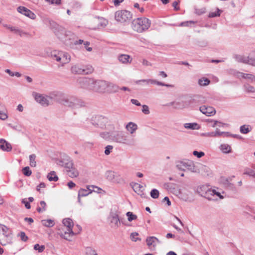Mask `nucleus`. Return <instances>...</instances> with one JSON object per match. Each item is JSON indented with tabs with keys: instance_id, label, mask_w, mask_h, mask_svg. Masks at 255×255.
<instances>
[{
	"instance_id": "57",
	"label": "nucleus",
	"mask_w": 255,
	"mask_h": 255,
	"mask_svg": "<svg viewBox=\"0 0 255 255\" xmlns=\"http://www.w3.org/2000/svg\"><path fill=\"white\" fill-rule=\"evenodd\" d=\"M211 122H213V124L212 125V127L215 128L216 126H218V124H222V126H228V125L227 124L223 123L221 122H219L218 121L211 120Z\"/></svg>"
},
{
	"instance_id": "40",
	"label": "nucleus",
	"mask_w": 255,
	"mask_h": 255,
	"mask_svg": "<svg viewBox=\"0 0 255 255\" xmlns=\"http://www.w3.org/2000/svg\"><path fill=\"white\" fill-rule=\"evenodd\" d=\"M65 164L64 167H65L66 171H67V169H69L73 166V163L70 157L68 158V160Z\"/></svg>"
},
{
	"instance_id": "13",
	"label": "nucleus",
	"mask_w": 255,
	"mask_h": 255,
	"mask_svg": "<svg viewBox=\"0 0 255 255\" xmlns=\"http://www.w3.org/2000/svg\"><path fill=\"white\" fill-rule=\"evenodd\" d=\"M34 98L37 102L43 106H47L49 104V100L51 99L50 97L45 96L43 95L35 93Z\"/></svg>"
},
{
	"instance_id": "10",
	"label": "nucleus",
	"mask_w": 255,
	"mask_h": 255,
	"mask_svg": "<svg viewBox=\"0 0 255 255\" xmlns=\"http://www.w3.org/2000/svg\"><path fill=\"white\" fill-rule=\"evenodd\" d=\"M108 121L107 118L100 115L93 116L91 119V124L95 127L100 128H105Z\"/></svg>"
},
{
	"instance_id": "6",
	"label": "nucleus",
	"mask_w": 255,
	"mask_h": 255,
	"mask_svg": "<svg viewBox=\"0 0 255 255\" xmlns=\"http://www.w3.org/2000/svg\"><path fill=\"white\" fill-rule=\"evenodd\" d=\"M62 223L64 226L67 227V231L64 233L60 231L58 234L62 238L68 240V238L74 235V232L72 231L73 223L72 220L70 218H66L63 220Z\"/></svg>"
},
{
	"instance_id": "2",
	"label": "nucleus",
	"mask_w": 255,
	"mask_h": 255,
	"mask_svg": "<svg viewBox=\"0 0 255 255\" xmlns=\"http://www.w3.org/2000/svg\"><path fill=\"white\" fill-rule=\"evenodd\" d=\"M112 140L126 144L128 145H134L135 144V139L121 131H112Z\"/></svg>"
},
{
	"instance_id": "20",
	"label": "nucleus",
	"mask_w": 255,
	"mask_h": 255,
	"mask_svg": "<svg viewBox=\"0 0 255 255\" xmlns=\"http://www.w3.org/2000/svg\"><path fill=\"white\" fill-rule=\"evenodd\" d=\"M61 58L60 62L61 63L62 65L67 63L70 61V56L65 52H61Z\"/></svg>"
},
{
	"instance_id": "25",
	"label": "nucleus",
	"mask_w": 255,
	"mask_h": 255,
	"mask_svg": "<svg viewBox=\"0 0 255 255\" xmlns=\"http://www.w3.org/2000/svg\"><path fill=\"white\" fill-rule=\"evenodd\" d=\"M119 89L120 87L119 86L114 84V83L108 82V88L107 89V91L113 92H117Z\"/></svg>"
},
{
	"instance_id": "32",
	"label": "nucleus",
	"mask_w": 255,
	"mask_h": 255,
	"mask_svg": "<svg viewBox=\"0 0 255 255\" xmlns=\"http://www.w3.org/2000/svg\"><path fill=\"white\" fill-rule=\"evenodd\" d=\"M100 135L105 140H112V131L102 132L100 133Z\"/></svg>"
},
{
	"instance_id": "52",
	"label": "nucleus",
	"mask_w": 255,
	"mask_h": 255,
	"mask_svg": "<svg viewBox=\"0 0 255 255\" xmlns=\"http://www.w3.org/2000/svg\"><path fill=\"white\" fill-rule=\"evenodd\" d=\"M246 64H248L253 66H255V58L247 57Z\"/></svg>"
},
{
	"instance_id": "62",
	"label": "nucleus",
	"mask_w": 255,
	"mask_h": 255,
	"mask_svg": "<svg viewBox=\"0 0 255 255\" xmlns=\"http://www.w3.org/2000/svg\"><path fill=\"white\" fill-rule=\"evenodd\" d=\"M19 236L21 240L23 242H26L28 239V238L26 236L25 233L23 232H21L20 233Z\"/></svg>"
},
{
	"instance_id": "39",
	"label": "nucleus",
	"mask_w": 255,
	"mask_h": 255,
	"mask_svg": "<svg viewBox=\"0 0 255 255\" xmlns=\"http://www.w3.org/2000/svg\"><path fill=\"white\" fill-rule=\"evenodd\" d=\"M8 230V228L4 225H0V233H1L2 235L5 237H7V235H6V233Z\"/></svg>"
},
{
	"instance_id": "18",
	"label": "nucleus",
	"mask_w": 255,
	"mask_h": 255,
	"mask_svg": "<svg viewBox=\"0 0 255 255\" xmlns=\"http://www.w3.org/2000/svg\"><path fill=\"white\" fill-rule=\"evenodd\" d=\"M0 149L3 151L9 152L11 150V144L3 139H0Z\"/></svg>"
},
{
	"instance_id": "16",
	"label": "nucleus",
	"mask_w": 255,
	"mask_h": 255,
	"mask_svg": "<svg viewBox=\"0 0 255 255\" xmlns=\"http://www.w3.org/2000/svg\"><path fill=\"white\" fill-rule=\"evenodd\" d=\"M17 11L32 19H34L36 17V15L25 7L20 6L17 7Z\"/></svg>"
},
{
	"instance_id": "51",
	"label": "nucleus",
	"mask_w": 255,
	"mask_h": 255,
	"mask_svg": "<svg viewBox=\"0 0 255 255\" xmlns=\"http://www.w3.org/2000/svg\"><path fill=\"white\" fill-rule=\"evenodd\" d=\"M98 18L100 20L98 24L99 26L101 27H105L108 24V22L106 19L102 17L100 18L99 17H98Z\"/></svg>"
},
{
	"instance_id": "38",
	"label": "nucleus",
	"mask_w": 255,
	"mask_h": 255,
	"mask_svg": "<svg viewBox=\"0 0 255 255\" xmlns=\"http://www.w3.org/2000/svg\"><path fill=\"white\" fill-rule=\"evenodd\" d=\"M126 215L128 217V221L129 222L134 220L137 218V216L131 212H128L126 213Z\"/></svg>"
},
{
	"instance_id": "44",
	"label": "nucleus",
	"mask_w": 255,
	"mask_h": 255,
	"mask_svg": "<svg viewBox=\"0 0 255 255\" xmlns=\"http://www.w3.org/2000/svg\"><path fill=\"white\" fill-rule=\"evenodd\" d=\"M150 196L153 199H157L159 197V191L156 189H153L150 192Z\"/></svg>"
},
{
	"instance_id": "59",
	"label": "nucleus",
	"mask_w": 255,
	"mask_h": 255,
	"mask_svg": "<svg viewBox=\"0 0 255 255\" xmlns=\"http://www.w3.org/2000/svg\"><path fill=\"white\" fill-rule=\"evenodd\" d=\"M156 84V85H157L158 86H165V87H171V88L174 87V85H173L165 84L164 83H162V82H159V81H156V84Z\"/></svg>"
},
{
	"instance_id": "45",
	"label": "nucleus",
	"mask_w": 255,
	"mask_h": 255,
	"mask_svg": "<svg viewBox=\"0 0 255 255\" xmlns=\"http://www.w3.org/2000/svg\"><path fill=\"white\" fill-rule=\"evenodd\" d=\"M45 247L44 245L40 246L39 244H36L34 246V249L36 251H38L39 253L43 252Z\"/></svg>"
},
{
	"instance_id": "56",
	"label": "nucleus",
	"mask_w": 255,
	"mask_h": 255,
	"mask_svg": "<svg viewBox=\"0 0 255 255\" xmlns=\"http://www.w3.org/2000/svg\"><path fill=\"white\" fill-rule=\"evenodd\" d=\"M113 148V146L112 145H107L105 147V150L104 151L105 154L107 155H109L111 153Z\"/></svg>"
},
{
	"instance_id": "7",
	"label": "nucleus",
	"mask_w": 255,
	"mask_h": 255,
	"mask_svg": "<svg viewBox=\"0 0 255 255\" xmlns=\"http://www.w3.org/2000/svg\"><path fill=\"white\" fill-rule=\"evenodd\" d=\"M197 191L201 196L209 200L212 199V196H214L215 195H219L220 194V193L216 192L215 190L211 189L205 185H202L198 187L197 189Z\"/></svg>"
},
{
	"instance_id": "43",
	"label": "nucleus",
	"mask_w": 255,
	"mask_h": 255,
	"mask_svg": "<svg viewBox=\"0 0 255 255\" xmlns=\"http://www.w3.org/2000/svg\"><path fill=\"white\" fill-rule=\"evenodd\" d=\"M92 189H98V190H102V189L100 187H98V186H95V185H87V189L88 190V192L91 191V193L92 192H99L98 191H95Z\"/></svg>"
},
{
	"instance_id": "21",
	"label": "nucleus",
	"mask_w": 255,
	"mask_h": 255,
	"mask_svg": "<svg viewBox=\"0 0 255 255\" xmlns=\"http://www.w3.org/2000/svg\"><path fill=\"white\" fill-rule=\"evenodd\" d=\"M118 59L121 62L124 64L130 63L132 60L129 55L126 54H121L119 55Z\"/></svg>"
},
{
	"instance_id": "37",
	"label": "nucleus",
	"mask_w": 255,
	"mask_h": 255,
	"mask_svg": "<svg viewBox=\"0 0 255 255\" xmlns=\"http://www.w3.org/2000/svg\"><path fill=\"white\" fill-rule=\"evenodd\" d=\"M41 207H38L37 211L39 213L43 212L46 210V204L44 201H41L40 202Z\"/></svg>"
},
{
	"instance_id": "55",
	"label": "nucleus",
	"mask_w": 255,
	"mask_h": 255,
	"mask_svg": "<svg viewBox=\"0 0 255 255\" xmlns=\"http://www.w3.org/2000/svg\"><path fill=\"white\" fill-rule=\"evenodd\" d=\"M219 133L218 132V128H217L215 131L206 133V135L209 137H216L219 136Z\"/></svg>"
},
{
	"instance_id": "26",
	"label": "nucleus",
	"mask_w": 255,
	"mask_h": 255,
	"mask_svg": "<svg viewBox=\"0 0 255 255\" xmlns=\"http://www.w3.org/2000/svg\"><path fill=\"white\" fill-rule=\"evenodd\" d=\"M47 177L50 181H57L58 180V177L56 175L55 172L54 171H51L49 173Z\"/></svg>"
},
{
	"instance_id": "24",
	"label": "nucleus",
	"mask_w": 255,
	"mask_h": 255,
	"mask_svg": "<svg viewBox=\"0 0 255 255\" xmlns=\"http://www.w3.org/2000/svg\"><path fill=\"white\" fill-rule=\"evenodd\" d=\"M252 129L250 125H244L240 127V132L243 134H247L250 132Z\"/></svg>"
},
{
	"instance_id": "48",
	"label": "nucleus",
	"mask_w": 255,
	"mask_h": 255,
	"mask_svg": "<svg viewBox=\"0 0 255 255\" xmlns=\"http://www.w3.org/2000/svg\"><path fill=\"white\" fill-rule=\"evenodd\" d=\"M4 26L7 28V29H9L11 31H14L15 33H18L19 34L20 36H21L22 32L20 31L19 30L16 29L14 27H12L8 25H4Z\"/></svg>"
},
{
	"instance_id": "1",
	"label": "nucleus",
	"mask_w": 255,
	"mask_h": 255,
	"mask_svg": "<svg viewBox=\"0 0 255 255\" xmlns=\"http://www.w3.org/2000/svg\"><path fill=\"white\" fill-rule=\"evenodd\" d=\"M54 96L58 103L72 109H79L86 105V103L83 100L75 96L65 97L59 92H57Z\"/></svg>"
},
{
	"instance_id": "15",
	"label": "nucleus",
	"mask_w": 255,
	"mask_h": 255,
	"mask_svg": "<svg viewBox=\"0 0 255 255\" xmlns=\"http://www.w3.org/2000/svg\"><path fill=\"white\" fill-rule=\"evenodd\" d=\"M200 111L203 114L209 117L214 116L216 113V110L213 107L205 105L200 107Z\"/></svg>"
},
{
	"instance_id": "63",
	"label": "nucleus",
	"mask_w": 255,
	"mask_h": 255,
	"mask_svg": "<svg viewBox=\"0 0 255 255\" xmlns=\"http://www.w3.org/2000/svg\"><path fill=\"white\" fill-rule=\"evenodd\" d=\"M22 203L24 204L25 207L26 209H29L31 208V206L29 202L27 201L26 199H23L21 201Z\"/></svg>"
},
{
	"instance_id": "28",
	"label": "nucleus",
	"mask_w": 255,
	"mask_h": 255,
	"mask_svg": "<svg viewBox=\"0 0 255 255\" xmlns=\"http://www.w3.org/2000/svg\"><path fill=\"white\" fill-rule=\"evenodd\" d=\"M155 80L153 79H142L139 80L135 81V83L136 84H140L141 83H144L146 84H156Z\"/></svg>"
},
{
	"instance_id": "49",
	"label": "nucleus",
	"mask_w": 255,
	"mask_h": 255,
	"mask_svg": "<svg viewBox=\"0 0 255 255\" xmlns=\"http://www.w3.org/2000/svg\"><path fill=\"white\" fill-rule=\"evenodd\" d=\"M23 174L26 176H29L31 174V171L30 170V168L28 166H26L24 167L22 169Z\"/></svg>"
},
{
	"instance_id": "8",
	"label": "nucleus",
	"mask_w": 255,
	"mask_h": 255,
	"mask_svg": "<svg viewBox=\"0 0 255 255\" xmlns=\"http://www.w3.org/2000/svg\"><path fill=\"white\" fill-rule=\"evenodd\" d=\"M115 19L120 22L129 21L132 18L131 12L127 10H118L115 14Z\"/></svg>"
},
{
	"instance_id": "41",
	"label": "nucleus",
	"mask_w": 255,
	"mask_h": 255,
	"mask_svg": "<svg viewBox=\"0 0 255 255\" xmlns=\"http://www.w3.org/2000/svg\"><path fill=\"white\" fill-rule=\"evenodd\" d=\"M242 76L244 79H251L255 81V76L250 74L242 73Z\"/></svg>"
},
{
	"instance_id": "14",
	"label": "nucleus",
	"mask_w": 255,
	"mask_h": 255,
	"mask_svg": "<svg viewBox=\"0 0 255 255\" xmlns=\"http://www.w3.org/2000/svg\"><path fill=\"white\" fill-rule=\"evenodd\" d=\"M110 219L111 227L115 229L118 228L121 224L118 214L117 212L111 213Z\"/></svg>"
},
{
	"instance_id": "46",
	"label": "nucleus",
	"mask_w": 255,
	"mask_h": 255,
	"mask_svg": "<svg viewBox=\"0 0 255 255\" xmlns=\"http://www.w3.org/2000/svg\"><path fill=\"white\" fill-rule=\"evenodd\" d=\"M221 10L219 8H217V10L215 12H211L209 14V17H215L217 16H219L220 15Z\"/></svg>"
},
{
	"instance_id": "27",
	"label": "nucleus",
	"mask_w": 255,
	"mask_h": 255,
	"mask_svg": "<svg viewBox=\"0 0 255 255\" xmlns=\"http://www.w3.org/2000/svg\"><path fill=\"white\" fill-rule=\"evenodd\" d=\"M62 51H54L51 53V57L52 58L57 61V62H59L61 59V53Z\"/></svg>"
},
{
	"instance_id": "60",
	"label": "nucleus",
	"mask_w": 255,
	"mask_h": 255,
	"mask_svg": "<svg viewBox=\"0 0 255 255\" xmlns=\"http://www.w3.org/2000/svg\"><path fill=\"white\" fill-rule=\"evenodd\" d=\"M218 132L219 133V136L223 135L224 136L229 137L232 135L229 132L220 131L218 128Z\"/></svg>"
},
{
	"instance_id": "54",
	"label": "nucleus",
	"mask_w": 255,
	"mask_h": 255,
	"mask_svg": "<svg viewBox=\"0 0 255 255\" xmlns=\"http://www.w3.org/2000/svg\"><path fill=\"white\" fill-rule=\"evenodd\" d=\"M245 90L249 93H255V87L250 85H247L245 86Z\"/></svg>"
},
{
	"instance_id": "35",
	"label": "nucleus",
	"mask_w": 255,
	"mask_h": 255,
	"mask_svg": "<svg viewBox=\"0 0 255 255\" xmlns=\"http://www.w3.org/2000/svg\"><path fill=\"white\" fill-rule=\"evenodd\" d=\"M91 193V191L88 192L87 189L83 188L80 189L78 192L79 196L85 197Z\"/></svg>"
},
{
	"instance_id": "12",
	"label": "nucleus",
	"mask_w": 255,
	"mask_h": 255,
	"mask_svg": "<svg viewBox=\"0 0 255 255\" xmlns=\"http://www.w3.org/2000/svg\"><path fill=\"white\" fill-rule=\"evenodd\" d=\"M108 82L104 80H94L93 91L99 92H104L107 91Z\"/></svg>"
},
{
	"instance_id": "30",
	"label": "nucleus",
	"mask_w": 255,
	"mask_h": 255,
	"mask_svg": "<svg viewBox=\"0 0 255 255\" xmlns=\"http://www.w3.org/2000/svg\"><path fill=\"white\" fill-rule=\"evenodd\" d=\"M42 224L46 227H52L55 223L53 220L51 219L43 220L41 221Z\"/></svg>"
},
{
	"instance_id": "5",
	"label": "nucleus",
	"mask_w": 255,
	"mask_h": 255,
	"mask_svg": "<svg viewBox=\"0 0 255 255\" xmlns=\"http://www.w3.org/2000/svg\"><path fill=\"white\" fill-rule=\"evenodd\" d=\"M176 167L178 169L183 171L186 170L190 171L192 172H196L197 171V168L194 163L189 160L177 161L176 163Z\"/></svg>"
},
{
	"instance_id": "36",
	"label": "nucleus",
	"mask_w": 255,
	"mask_h": 255,
	"mask_svg": "<svg viewBox=\"0 0 255 255\" xmlns=\"http://www.w3.org/2000/svg\"><path fill=\"white\" fill-rule=\"evenodd\" d=\"M210 83V80L206 78L200 79L198 80V84L200 86H207V85H209Z\"/></svg>"
},
{
	"instance_id": "23",
	"label": "nucleus",
	"mask_w": 255,
	"mask_h": 255,
	"mask_svg": "<svg viewBox=\"0 0 255 255\" xmlns=\"http://www.w3.org/2000/svg\"><path fill=\"white\" fill-rule=\"evenodd\" d=\"M184 127L187 129H199L200 128L199 125L196 123H185L184 124Z\"/></svg>"
},
{
	"instance_id": "58",
	"label": "nucleus",
	"mask_w": 255,
	"mask_h": 255,
	"mask_svg": "<svg viewBox=\"0 0 255 255\" xmlns=\"http://www.w3.org/2000/svg\"><path fill=\"white\" fill-rule=\"evenodd\" d=\"M193 154L194 156H197L198 158H201L205 155L204 152L202 151H194Z\"/></svg>"
},
{
	"instance_id": "34",
	"label": "nucleus",
	"mask_w": 255,
	"mask_h": 255,
	"mask_svg": "<svg viewBox=\"0 0 255 255\" xmlns=\"http://www.w3.org/2000/svg\"><path fill=\"white\" fill-rule=\"evenodd\" d=\"M36 155L32 154L29 155L30 165L31 167H35L36 166Z\"/></svg>"
},
{
	"instance_id": "31",
	"label": "nucleus",
	"mask_w": 255,
	"mask_h": 255,
	"mask_svg": "<svg viewBox=\"0 0 255 255\" xmlns=\"http://www.w3.org/2000/svg\"><path fill=\"white\" fill-rule=\"evenodd\" d=\"M220 149L225 153H228L231 151V146L227 144H222L220 146Z\"/></svg>"
},
{
	"instance_id": "50",
	"label": "nucleus",
	"mask_w": 255,
	"mask_h": 255,
	"mask_svg": "<svg viewBox=\"0 0 255 255\" xmlns=\"http://www.w3.org/2000/svg\"><path fill=\"white\" fill-rule=\"evenodd\" d=\"M195 23L194 21L189 20L184 21L179 24L180 26H190L192 24H194Z\"/></svg>"
},
{
	"instance_id": "47",
	"label": "nucleus",
	"mask_w": 255,
	"mask_h": 255,
	"mask_svg": "<svg viewBox=\"0 0 255 255\" xmlns=\"http://www.w3.org/2000/svg\"><path fill=\"white\" fill-rule=\"evenodd\" d=\"M69 156H66L65 158H62L60 160H58L57 163V164H58L60 166L64 167L65 165V164H66V162L68 160V158H69Z\"/></svg>"
},
{
	"instance_id": "3",
	"label": "nucleus",
	"mask_w": 255,
	"mask_h": 255,
	"mask_svg": "<svg viewBox=\"0 0 255 255\" xmlns=\"http://www.w3.org/2000/svg\"><path fill=\"white\" fill-rule=\"evenodd\" d=\"M151 24L150 20L145 17H141L134 19L131 22L133 30L139 33L147 30Z\"/></svg>"
},
{
	"instance_id": "19",
	"label": "nucleus",
	"mask_w": 255,
	"mask_h": 255,
	"mask_svg": "<svg viewBox=\"0 0 255 255\" xmlns=\"http://www.w3.org/2000/svg\"><path fill=\"white\" fill-rule=\"evenodd\" d=\"M67 175L71 178H76L79 175L78 170L74 166L66 171Z\"/></svg>"
},
{
	"instance_id": "29",
	"label": "nucleus",
	"mask_w": 255,
	"mask_h": 255,
	"mask_svg": "<svg viewBox=\"0 0 255 255\" xmlns=\"http://www.w3.org/2000/svg\"><path fill=\"white\" fill-rule=\"evenodd\" d=\"M143 188V186L138 183H134L133 186L134 191L136 192L138 194L142 196V191L141 189Z\"/></svg>"
},
{
	"instance_id": "17",
	"label": "nucleus",
	"mask_w": 255,
	"mask_h": 255,
	"mask_svg": "<svg viewBox=\"0 0 255 255\" xmlns=\"http://www.w3.org/2000/svg\"><path fill=\"white\" fill-rule=\"evenodd\" d=\"M147 245L149 248L155 249L157 244H160V241L155 237H148L146 239Z\"/></svg>"
},
{
	"instance_id": "42",
	"label": "nucleus",
	"mask_w": 255,
	"mask_h": 255,
	"mask_svg": "<svg viewBox=\"0 0 255 255\" xmlns=\"http://www.w3.org/2000/svg\"><path fill=\"white\" fill-rule=\"evenodd\" d=\"M235 58L238 62L246 63L247 57L242 55H236Z\"/></svg>"
},
{
	"instance_id": "33",
	"label": "nucleus",
	"mask_w": 255,
	"mask_h": 255,
	"mask_svg": "<svg viewBox=\"0 0 255 255\" xmlns=\"http://www.w3.org/2000/svg\"><path fill=\"white\" fill-rule=\"evenodd\" d=\"M106 178L111 181H113L115 178V172L112 171H107L105 173Z\"/></svg>"
},
{
	"instance_id": "22",
	"label": "nucleus",
	"mask_w": 255,
	"mask_h": 255,
	"mask_svg": "<svg viewBox=\"0 0 255 255\" xmlns=\"http://www.w3.org/2000/svg\"><path fill=\"white\" fill-rule=\"evenodd\" d=\"M126 128L130 133L132 134L137 129V126L132 122H129L126 126Z\"/></svg>"
},
{
	"instance_id": "4",
	"label": "nucleus",
	"mask_w": 255,
	"mask_h": 255,
	"mask_svg": "<svg viewBox=\"0 0 255 255\" xmlns=\"http://www.w3.org/2000/svg\"><path fill=\"white\" fill-rule=\"evenodd\" d=\"M49 23L51 29L57 38L62 41H64L65 38L70 33V31H67L63 27L53 20H49Z\"/></svg>"
},
{
	"instance_id": "61",
	"label": "nucleus",
	"mask_w": 255,
	"mask_h": 255,
	"mask_svg": "<svg viewBox=\"0 0 255 255\" xmlns=\"http://www.w3.org/2000/svg\"><path fill=\"white\" fill-rule=\"evenodd\" d=\"M142 112L145 115H148L150 113L149 108L147 105H142Z\"/></svg>"
},
{
	"instance_id": "9",
	"label": "nucleus",
	"mask_w": 255,
	"mask_h": 255,
	"mask_svg": "<svg viewBox=\"0 0 255 255\" xmlns=\"http://www.w3.org/2000/svg\"><path fill=\"white\" fill-rule=\"evenodd\" d=\"M71 70L72 73L75 74H88L93 71V68L90 65L81 67L78 65H75L72 66Z\"/></svg>"
},
{
	"instance_id": "64",
	"label": "nucleus",
	"mask_w": 255,
	"mask_h": 255,
	"mask_svg": "<svg viewBox=\"0 0 255 255\" xmlns=\"http://www.w3.org/2000/svg\"><path fill=\"white\" fill-rule=\"evenodd\" d=\"M245 174L251 176L255 177V171L252 169H250L249 170L246 171L245 172Z\"/></svg>"
},
{
	"instance_id": "11",
	"label": "nucleus",
	"mask_w": 255,
	"mask_h": 255,
	"mask_svg": "<svg viewBox=\"0 0 255 255\" xmlns=\"http://www.w3.org/2000/svg\"><path fill=\"white\" fill-rule=\"evenodd\" d=\"M78 82L81 88L93 90L94 83V79L85 77L80 78L78 79Z\"/></svg>"
},
{
	"instance_id": "53",
	"label": "nucleus",
	"mask_w": 255,
	"mask_h": 255,
	"mask_svg": "<svg viewBox=\"0 0 255 255\" xmlns=\"http://www.w3.org/2000/svg\"><path fill=\"white\" fill-rule=\"evenodd\" d=\"M138 235V234L136 232L132 233L130 234V239L133 242H136L137 241H140L141 239L136 237Z\"/></svg>"
}]
</instances>
